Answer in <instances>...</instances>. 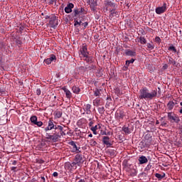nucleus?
<instances>
[{"label":"nucleus","mask_w":182,"mask_h":182,"mask_svg":"<svg viewBox=\"0 0 182 182\" xmlns=\"http://www.w3.org/2000/svg\"><path fill=\"white\" fill-rule=\"evenodd\" d=\"M90 144L92 146V147H95L97 144V142L95 141V139H90Z\"/></svg>","instance_id":"41"},{"label":"nucleus","mask_w":182,"mask_h":182,"mask_svg":"<svg viewBox=\"0 0 182 182\" xmlns=\"http://www.w3.org/2000/svg\"><path fill=\"white\" fill-rule=\"evenodd\" d=\"M134 58H132L131 60H129V63H134Z\"/></svg>","instance_id":"62"},{"label":"nucleus","mask_w":182,"mask_h":182,"mask_svg":"<svg viewBox=\"0 0 182 182\" xmlns=\"http://www.w3.org/2000/svg\"><path fill=\"white\" fill-rule=\"evenodd\" d=\"M150 168H151V164H148L147 166L144 168V171L151 172L150 171Z\"/></svg>","instance_id":"48"},{"label":"nucleus","mask_w":182,"mask_h":182,"mask_svg":"<svg viewBox=\"0 0 182 182\" xmlns=\"http://www.w3.org/2000/svg\"><path fill=\"white\" fill-rule=\"evenodd\" d=\"M126 172L129 173L131 177H136L137 176V166L126 164H125Z\"/></svg>","instance_id":"4"},{"label":"nucleus","mask_w":182,"mask_h":182,"mask_svg":"<svg viewBox=\"0 0 182 182\" xmlns=\"http://www.w3.org/2000/svg\"><path fill=\"white\" fill-rule=\"evenodd\" d=\"M102 143L105 146H107V147H112V146H113V144H112L110 141V137L109 136H102Z\"/></svg>","instance_id":"12"},{"label":"nucleus","mask_w":182,"mask_h":182,"mask_svg":"<svg viewBox=\"0 0 182 182\" xmlns=\"http://www.w3.org/2000/svg\"><path fill=\"white\" fill-rule=\"evenodd\" d=\"M40 149L41 150H43V149H46V144H45V141H42L41 144H40Z\"/></svg>","instance_id":"42"},{"label":"nucleus","mask_w":182,"mask_h":182,"mask_svg":"<svg viewBox=\"0 0 182 182\" xmlns=\"http://www.w3.org/2000/svg\"><path fill=\"white\" fill-rule=\"evenodd\" d=\"M83 60H85L87 63H93L94 60L92 56L87 55V57H84Z\"/></svg>","instance_id":"23"},{"label":"nucleus","mask_w":182,"mask_h":182,"mask_svg":"<svg viewBox=\"0 0 182 182\" xmlns=\"http://www.w3.org/2000/svg\"><path fill=\"white\" fill-rule=\"evenodd\" d=\"M97 110H98V112L100 113V114H105V107H98Z\"/></svg>","instance_id":"36"},{"label":"nucleus","mask_w":182,"mask_h":182,"mask_svg":"<svg viewBox=\"0 0 182 182\" xmlns=\"http://www.w3.org/2000/svg\"><path fill=\"white\" fill-rule=\"evenodd\" d=\"M47 99L48 100V102H53L51 104V105H50V107H53V106H55L54 102H55V100H56V96H55V95H53V94H50V95H48Z\"/></svg>","instance_id":"16"},{"label":"nucleus","mask_w":182,"mask_h":182,"mask_svg":"<svg viewBox=\"0 0 182 182\" xmlns=\"http://www.w3.org/2000/svg\"><path fill=\"white\" fill-rule=\"evenodd\" d=\"M80 52L82 58H87L89 55V51H87V45L83 44L80 50Z\"/></svg>","instance_id":"11"},{"label":"nucleus","mask_w":182,"mask_h":182,"mask_svg":"<svg viewBox=\"0 0 182 182\" xmlns=\"http://www.w3.org/2000/svg\"><path fill=\"white\" fill-rule=\"evenodd\" d=\"M139 39V41H138V42H140L141 45H146V43H147V40L146 39V38L140 36Z\"/></svg>","instance_id":"29"},{"label":"nucleus","mask_w":182,"mask_h":182,"mask_svg":"<svg viewBox=\"0 0 182 182\" xmlns=\"http://www.w3.org/2000/svg\"><path fill=\"white\" fill-rule=\"evenodd\" d=\"M58 132H60V133L63 132V127L57 125L56 122L50 119L46 127V139L53 141V143H56L60 139V135Z\"/></svg>","instance_id":"1"},{"label":"nucleus","mask_w":182,"mask_h":182,"mask_svg":"<svg viewBox=\"0 0 182 182\" xmlns=\"http://www.w3.org/2000/svg\"><path fill=\"white\" fill-rule=\"evenodd\" d=\"M109 154H110V156H116V152L114 151V150H111V151H109Z\"/></svg>","instance_id":"53"},{"label":"nucleus","mask_w":182,"mask_h":182,"mask_svg":"<svg viewBox=\"0 0 182 182\" xmlns=\"http://www.w3.org/2000/svg\"><path fill=\"white\" fill-rule=\"evenodd\" d=\"M85 123H86V119L82 118L77 122V126H78V127H82Z\"/></svg>","instance_id":"26"},{"label":"nucleus","mask_w":182,"mask_h":182,"mask_svg":"<svg viewBox=\"0 0 182 182\" xmlns=\"http://www.w3.org/2000/svg\"><path fill=\"white\" fill-rule=\"evenodd\" d=\"M144 139L145 146L146 147H149V146L151 144V141H153V139H151V136L149 134H146Z\"/></svg>","instance_id":"15"},{"label":"nucleus","mask_w":182,"mask_h":182,"mask_svg":"<svg viewBox=\"0 0 182 182\" xmlns=\"http://www.w3.org/2000/svg\"><path fill=\"white\" fill-rule=\"evenodd\" d=\"M73 8H75V5L73 3H69L68 4H67V6L64 9L65 14L72 13Z\"/></svg>","instance_id":"17"},{"label":"nucleus","mask_w":182,"mask_h":182,"mask_svg":"<svg viewBox=\"0 0 182 182\" xmlns=\"http://www.w3.org/2000/svg\"><path fill=\"white\" fill-rule=\"evenodd\" d=\"M92 105L90 104H87L84 105L83 110L85 111L86 114H92Z\"/></svg>","instance_id":"20"},{"label":"nucleus","mask_w":182,"mask_h":182,"mask_svg":"<svg viewBox=\"0 0 182 182\" xmlns=\"http://www.w3.org/2000/svg\"><path fill=\"white\" fill-rule=\"evenodd\" d=\"M152 174L153 172H148L146 171H144L142 173H139V178H142L143 180H147V178L150 180Z\"/></svg>","instance_id":"10"},{"label":"nucleus","mask_w":182,"mask_h":182,"mask_svg":"<svg viewBox=\"0 0 182 182\" xmlns=\"http://www.w3.org/2000/svg\"><path fill=\"white\" fill-rule=\"evenodd\" d=\"M53 177H58V176H59V173H58V172H54L53 173Z\"/></svg>","instance_id":"60"},{"label":"nucleus","mask_w":182,"mask_h":182,"mask_svg":"<svg viewBox=\"0 0 182 182\" xmlns=\"http://www.w3.org/2000/svg\"><path fill=\"white\" fill-rule=\"evenodd\" d=\"M82 25L84 26V28H86L87 25H89V23L87 21L82 23Z\"/></svg>","instance_id":"57"},{"label":"nucleus","mask_w":182,"mask_h":182,"mask_svg":"<svg viewBox=\"0 0 182 182\" xmlns=\"http://www.w3.org/2000/svg\"><path fill=\"white\" fill-rule=\"evenodd\" d=\"M155 42H156V43H161V38H160L159 36H156L155 38Z\"/></svg>","instance_id":"50"},{"label":"nucleus","mask_w":182,"mask_h":182,"mask_svg":"<svg viewBox=\"0 0 182 182\" xmlns=\"http://www.w3.org/2000/svg\"><path fill=\"white\" fill-rule=\"evenodd\" d=\"M116 9V4L110 0H107L105 4V11H109L113 15Z\"/></svg>","instance_id":"6"},{"label":"nucleus","mask_w":182,"mask_h":182,"mask_svg":"<svg viewBox=\"0 0 182 182\" xmlns=\"http://www.w3.org/2000/svg\"><path fill=\"white\" fill-rule=\"evenodd\" d=\"M36 94L38 95V96L41 95V89H37Z\"/></svg>","instance_id":"59"},{"label":"nucleus","mask_w":182,"mask_h":182,"mask_svg":"<svg viewBox=\"0 0 182 182\" xmlns=\"http://www.w3.org/2000/svg\"><path fill=\"white\" fill-rule=\"evenodd\" d=\"M90 130H92V132H93V134H97V125H95V127H92L90 128Z\"/></svg>","instance_id":"38"},{"label":"nucleus","mask_w":182,"mask_h":182,"mask_svg":"<svg viewBox=\"0 0 182 182\" xmlns=\"http://www.w3.org/2000/svg\"><path fill=\"white\" fill-rule=\"evenodd\" d=\"M96 6H95V4L90 6L91 11H93L95 12L96 11Z\"/></svg>","instance_id":"55"},{"label":"nucleus","mask_w":182,"mask_h":182,"mask_svg":"<svg viewBox=\"0 0 182 182\" xmlns=\"http://www.w3.org/2000/svg\"><path fill=\"white\" fill-rule=\"evenodd\" d=\"M56 55H55L54 54H51L50 55V58L46 59V65H50L52 62H56Z\"/></svg>","instance_id":"18"},{"label":"nucleus","mask_w":182,"mask_h":182,"mask_svg":"<svg viewBox=\"0 0 182 182\" xmlns=\"http://www.w3.org/2000/svg\"><path fill=\"white\" fill-rule=\"evenodd\" d=\"M16 45H22V41L19 39H16Z\"/></svg>","instance_id":"56"},{"label":"nucleus","mask_w":182,"mask_h":182,"mask_svg":"<svg viewBox=\"0 0 182 182\" xmlns=\"http://www.w3.org/2000/svg\"><path fill=\"white\" fill-rule=\"evenodd\" d=\"M72 90L73 93H75L76 95H79V93L80 92V88H79V87L76 85L73 86Z\"/></svg>","instance_id":"28"},{"label":"nucleus","mask_w":182,"mask_h":182,"mask_svg":"<svg viewBox=\"0 0 182 182\" xmlns=\"http://www.w3.org/2000/svg\"><path fill=\"white\" fill-rule=\"evenodd\" d=\"M114 90H115V93H116V95H117V96H121L122 92H120V89L116 88Z\"/></svg>","instance_id":"49"},{"label":"nucleus","mask_w":182,"mask_h":182,"mask_svg":"<svg viewBox=\"0 0 182 182\" xmlns=\"http://www.w3.org/2000/svg\"><path fill=\"white\" fill-rule=\"evenodd\" d=\"M168 50H171L172 52H174V53L177 52V49H176V47L173 46L168 47Z\"/></svg>","instance_id":"43"},{"label":"nucleus","mask_w":182,"mask_h":182,"mask_svg":"<svg viewBox=\"0 0 182 182\" xmlns=\"http://www.w3.org/2000/svg\"><path fill=\"white\" fill-rule=\"evenodd\" d=\"M11 170L12 171H14V173H16V166H13V167H11Z\"/></svg>","instance_id":"58"},{"label":"nucleus","mask_w":182,"mask_h":182,"mask_svg":"<svg viewBox=\"0 0 182 182\" xmlns=\"http://www.w3.org/2000/svg\"><path fill=\"white\" fill-rule=\"evenodd\" d=\"M63 90H64V92H65L67 99H71L72 98V92H70L69 91V90H68V88L64 87H63Z\"/></svg>","instance_id":"21"},{"label":"nucleus","mask_w":182,"mask_h":182,"mask_svg":"<svg viewBox=\"0 0 182 182\" xmlns=\"http://www.w3.org/2000/svg\"><path fill=\"white\" fill-rule=\"evenodd\" d=\"M125 55L127 56H136V51H133L130 49L125 50Z\"/></svg>","instance_id":"22"},{"label":"nucleus","mask_w":182,"mask_h":182,"mask_svg":"<svg viewBox=\"0 0 182 182\" xmlns=\"http://www.w3.org/2000/svg\"><path fill=\"white\" fill-rule=\"evenodd\" d=\"M83 12H85L84 8L80 7V9H78L77 7H75L73 10V16L74 18H76V16H77V15H80V14H83Z\"/></svg>","instance_id":"14"},{"label":"nucleus","mask_w":182,"mask_h":182,"mask_svg":"<svg viewBox=\"0 0 182 182\" xmlns=\"http://www.w3.org/2000/svg\"><path fill=\"white\" fill-rule=\"evenodd\" d=\"M77 182H86V179H80Z\"/></svg>","instance_id":"64"},{"label":"nucleus","mask_w":182,"mask_h":182,"mask_svg":"<svg viewBox=\"0 0 182 182\" xmlns=\"http://www.w3.org/2000/svg\"><path fill=\"white\" fill-rule=\"evenodd\" d=\"M166 11H167V4L166 3H164L162 6L157 7L155 9V12L157 15H161V14H164Z\"/></svg>","instance_id":"9"},{"label":"nucleus","mask_w":182,"mask_h":182,"mask_svg":"<svg viewBox=\"0 0 182 182\" xmlns=\"http://www.w3.org/2000/svg\"><path fill=\"white\" fill-rule=\"evenodd\" d=\"M176 106V104L173 101H169L167 104V107L168 110H171L172 109H174V107Z\"/></svg>","instance_id":"27"},{"label":"nucleus","mask_w":182,"mask_h":182,"mask_svg":"<svg viewBox=\"0 0 182 182\" xmlns=\"http://www.w3.org/2000/svg\"><path fill=\"white\" fill-rule=\"evenodd\" d=\"M168 65H173V66H175L176 62L175 61V60L171 58V56H168Z\"/></svg>","instance_id":"31"},{"label":"nucleus","mask_w":182,"mask_h":182,"mask_svg":"<svg viewBox=\"0 0 182 182\" xmlns=\"http://www.w3.org/2000/svg\"><path fill=\"white\" fill-rule=\"evenodd\" d=\"M86 69H87L88 70H95V69H96V65L91 64L90 65L86 67Z\"/></svg>","instance_id":"40"},{"label":"nucleus","mask_w":182,"mask_h":182,"mask_svg":"<svg viewBox=\"0 0 182 182\" xmlns=\"http://www.w3.org/2000/svg\"><path fill=\"white\" fill-rule=\"evenodd\" d=\"M168 119L171 123H180V117L173 112H168Z\"/></svg>","instance_id":"8"},{"label":"nucleus","mask_w":182,"mask_h":182,"mask_svg":"<svg viewBox=\"0 0 182 182\" xmlns=\"http://www.w3.org/2000/svg\"><path fill=\"white\" fill-rule=\"evenodd\" d=\"M74 26H77V25H79V26H80L82 25V21H77V18H75L74 20Z\"/></svg>","instance_id":"39"},{"label":"nucleus","mask_w":182,"mask_h":182,"mask_svg":"<svg viewBox=\"0 0 182 182\" xmlns=\"http://www.w3.org/2000/svg\"><path fill=\"white\" fill-rule=\"evenodd\" d=\"M68 144L72 153H82V148H80V145L77 141H70L68 142Z\"/></svg>","instance_id":"5"},{"label":"nucleus","mask_w":182,"mask_h":182,"mask_svg":"<svg viewBox=\"0 0 182 182\" xmlns=\"http://www.w3.org/2000/svg\"><path fill=\"white\" fill-rule=\"evenodd\" d=\"M155 177H156V178H158L159 181L163 180V178H164V177H166V173H162V174L155 173Z\"/></svg>","instance_id":"30"},{"label":"nucleus","mask_w":182,"mask_h":182,"mask_svg":"<svg viewBox=\"0 0 182 182\" xmlns=\"http://www.w3.org/2000/svg\"><path fill=\"white\" fill-rule=\"evenodd\" d=\"M5 95H6L5 90L0 88V96H5Z\"/></svg>","instance_id":"47"},{"label":"nucleus","mask_w":182,"mask_h":182,"mask_svg":"<svg viewBox=\"0 0 182 182\" xmlns=\"http://www.w3.org/2000/svg\"><path fill=\"white\" fill-rule=\"evenodd\" d=\"M59 136H60V137H62V136H66V132H65V130L61 131V132L59 133Z\"/></svg>","instance_id":"54"},{"label":"nucleus","mask_w":182,"mask_h":182,"mask_svg":"<svg viewBox=\"0 0 182 182\" xmlns=\"http://www.w3.org/2000/svg\"><path fill=\"white\" fill-rule=\"evenodd\" d=\"M62 114H63L62 110H56L54 112V116L56 119H60V117H62Z\"/></svg>","instance_id":"25"},{"label":"nucleus","mask_w":182,"mask_h":182,"mask_svg":"<svg viewBox=\"0 0 182 182\" xmlns=\"http://www.w3.org/2000/svg\"><path fill=\"white\" fill-rule=\"evenodd\" d=\"M74 161H76L77 166L80 167L83 163H85V155L77 153L76 154L75 158H74Z\"/></svg>","instance_id":"7"},{"label":"nucleus","mask_w":182,"mask_h":182,"mask_svg":"<svg viewBox=\"0 0 182 182\" xmlns=\"http://www.w3.org/2000/svg\"><path fill=\"white\" fill-rule=\"evenodd\" d=\"M49 5H56V0H49V2H48Z\"/></svg>","instance_id":"51"},{"label":"nucleus","mask_w":182,"mask_h":182,"mask_svg":"<svg viewBox=\"0 0 182 182\" xmlns=\"http://www.w3.org/2000/svg\"><path fill=\"white\" fill-rule=\"evenodd\" d=\"M146 46L149 50H153V49H154V46L151 45V43H147Z\"/></svg>","instance_id":"46"},{"label":"nucleus","mask_w":182,"mask_h":182,"mask_svg":"<svg viewBox=\"0 0 182 182\" xmlns=\"http://www.w3.org/2000/svg\"><path fill=\"white\" fill-rule=\"evenodd\" d=\"M168 65L167 64H165V65L163 66V69H164V70H166V69H168Z\"/></svg>","instance_id":"61"},{"label":"nucleus","mask_w":182,"mask_h":182,"mask_svg":"<svg viewBox=\"0 0 182 182\" xmlns=\"http://www.w3.org/2000/svg\"><path fill=\"white\" fill-rule=\"evenodd\" d=\"M129 66H130V63H129V60H127L124 68V69H126V70H127V69H129Z\"/></svg>","instance_id":"44"},{"label":"nucleus","mask_w":182,"mask_h":182,"mask_svg":"<svg viewBox=\"0 0 182 182\" xmlns=\"http://www.w3.org/2000/svg\"><path fill=\"white\" fill-rule=\"evenodd\" d=\"M31 122L35 124L38 122V117L36 116H32L31 117Z\"/></svg>","instance_id":"37"},{"label":"nucleus","mask_w":182,"mask_h":182,"mask_svg":"<svg viewBox=\"0 0 182 182\" xmlns=\"http://www.w3.org/2000/svg\"><path fill=\"white\" fill-rule=\"evenodd\" d=\"M122 132H125L126 134H130V133H132V132L130 131V129L126 126H124L122 127Z\"/></svg>","instance_id":"33"},{"label":"nucleus","mask_w":182,"mask_h":182,"mask_svg":"<svg viewBox=\"0 0 182 182\" xmlns=\"http://www.w3.org/2000/svg\"><path fill=\"white\" fill-rule=\"evenodd\" d=\"M46 19H48V26H50V28H56L58 25H59V23L58 21V18H56V16L55 14H51L50 16H46Z\"/></svg>","instance_id":"3"},{"label":"nucleus","mask_w":182,"mask_h":182,"mask_svg":"<svg viewBox=\"0 0 182 182\" xmlns=\"http://www.w3.org/2000/svg\"><path fill=\"white\" fill-rule=\"evenodd\" d=\"M154 97H157V90H153L151 92L146 87L139 90V99L145 100H152Z\"/></svg>","instance_id":"2"},{"label":"nucleus","mask_w":182,"mask_h":182,"mask_svg":"<svg viewBox=\"0 0 182 182\" xmlns=\"http://www.w3.org/2000/svg\"><path fill=\"white\" fill-rule=\"evenodd\" d=\"M67 166H70V168L73 170H76V168H77V163L76 162V161H74L72 163H67Z\"/></svg>","instance_id":"24"},{"label":"nucleus","mask_w":182,"mask_h":182,"mask_svg":"<svg viewBox=\"0 0 182 182\" xmlns=\"http://www.w3.org/2000/svg\"><path fill=\"white\" fill-rule=\"evenodd\" d=\"M126 114H124V111L119 109L117 110L115 113V117H117V120H122L124 119Z\"/></svg>","instance_id":"13"},{"label":"nucleus","mask_w":182,"mask_h":182,"mask_svg":"<svg viewBox=\"0 0 182 182\" xmlns=\"http://www.w3.org/2000/svg\"><path fill=\"white\" fill-rule=\"evenodd\" d=\"M161 127H168V124H167L166 121H162L161 123Z\"/></svg>","instance_id":"45"},{"label":"nucleus","mask_w":182,"mask_h":182,"mask_svg":"<svg viewBox=\"0 0 182 182\" xmlns=\"http://www.w3.org/2000/svg\"><path fill=\"white\" fill-rule=\"evenodd\" d=\"M180 105L181 106V108L179 110V113H181V114H182V102H180Z\"/></svg>","instance_id":"63"},{"label":"nucleus","mask_w":182,"mask_h":182,"mask_svg":"<svg viewBox=\"0 0 182 182\" xmlns=\"http://www.w3.org/2000/svg\"><path fill=\"white\" fill-rule=\"evenodd\" d=\"M100 92H102V90L97 88L94 91V96H95L96 97H100Z\"/></svg>","instance_id":"32"},{"label":"nucleus","mask_w":182,"mask_h":182,"mask_svg":"<svg viewBox=\"0 0 182 182\" xmlns=\"http://www.w3.org/2000/svg\"><path fill=\"white\" fill-rule=\"evenodd\" d=\"M100 105V98H96L93 100V105L94 106H99Z\"/></svg>","instance_id":"34"},{"label":"nucleus","mask_w":182,"mask_h":182,"mask_svg":"<svg viewBox=\"0 0 182 182\" xmlns=\"http://www.w3.org/2000/svg\"><path fill=\"white\" fill-rule=\"evenodd\" d=\"M35 124L36 126H38V127H41V126H42L43 124V123L42 122L39 121V122H37Z\"/></svg>","instance_id":"52"},{"label":"nucleus","mask_w":182,"mask_h":182,"mask_svg":"<svg viewBox=\"0 0 182 182\" xmlns=\"http://www.w3.org/2000/svg\"><path fill=\"white\" fill-rule=\"evenodd\" d=\"M87 1L90 6H92L93 5L97 6V1H96L95 0H87Z\"/></svg>","instance_id":"35"},{"label":"nucleus","mask_w":182,"mask_h":182,"mask_svg":"<svg viewBox=\"0 0 182 182\" xmlns=\"http://www.w3.org/2000/svg\"><path fill=\"white\" fill-rule=\"evenodd\" d=\"M138 161H139V164H146V163L149 162V159H147V157L142 155L139 157Z\"/></svg>","instance_id":"19"}]
</instances>
